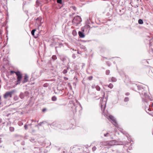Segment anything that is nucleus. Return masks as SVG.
Wrapping results in <instances>:
<instances>
[{
    "label": "nucleus",
    "instance_id": "obj_1",
    "mask_svg": "<svg viewBox=\"0 0 153 153\" xmlns=\"http://www.w3.org/2000/svg\"><path fill=\"white\" fill-rule=\"evenodd\" d=\"M10 73L11 74H13L15 73L16 75L17 81L16 83L15 86L13 87L14 88L18 85L20 84L22 79V74L19 71L15 72L14 71H10Z\"/></svg>",
    "mask_w": 153,
    "mask_h": 153
},
{
    "label": "nucleus",
    "instance_id": "obj_2",
    "mask_svg": "<svg viewBox=\"0 0 153 153\" xmlns=\"http://www.w3.org/2000/svg\"><path fill=\"white\" fill-rule=\"evenodd\" d=\"M123 143L122 142H119L115 140L103 142V144L104 145H108L111 146L122 145Z\"/></svg>",
    "mask_w": 153,
    "mask_h": 153
},
{
    "label": "nucleus",
    "instance_id": "obj_3",
    "mask_svg": "<svg viewBox=\"0 0 153 153\" xmlns=\"http://www.w3.org/2000/svg\"><path fill=\"white\" fill-rule=\"evenodd\" d=\"M82 21L80 16H77L74 18L72 20V22L74 25H77L79 24Z\"/></svg>",
    "mask_w": 153,
    "mask_h": 153
},
{
    "label": "nucleus",
    "instance_id": "obj_4",
    "mask_svg": "<svg viewBox=\"0 0 153 153\" xmlns=\"http://www.w3.org/2000/svg\"><path fill=\"white\" fill-rule=\"evenodd\" d=\"M109 120H110L111 123L114 125L116 127L118 128L119 125L117 124L116 119L112 115H109L108 118Z\"/></svg>",
    "mask_w": 153,
    "mask_h": 153
},
{
    "label": "nucleus",
    "instance_id": "obj_5",
    "mask_svg": "<svg viewBox=\"0 0 153 153\" xmlns=\"http://www.w3.org/2000/svg\"><path fill=\"white\" fill-rule=\"evenodd\" d=\"M15 92L16 90H12L10 91L7 92L4 95V98L7 99L8 97H12V94Z\"/></svg>",
    "mask_w": 153,
    "mask_h": 153
},
{
    "label": "nucleus",
    "instance_id": "obj_6",
    "mask_svg": "<svg viewBox=\"0 0 153 153\" xmlns=\"http://www.w3.org/2000/svg\"><path fill=\"white\" fill-rule=\"evenodd\" d=\"M142 94H143L144 96V98L143 97H142V100L143 102L145 103V102H146V103H147V101L145 98H149V97L148 95L147 94L146 92H144L143 93H142Z\"/></svg>",
    "mask_w": 153,
    "mask_h": 153
},
{
    "label": "nucleus",
    "instance_id": "obj_7",
    "mask_svg": "<svg viewBox=\"0 0 153 153\" xmlns=\"http://www.w3.org/2000/svg\"><path fill=\"white\" fill-rule=\"evenodd\" d=\"M72 110L74 112H76L77 111H79L81 110L82 109L81 108H79V106L76 105L75 104H74L72 106Z\"/></svg>",
    "mask_w": 153,
    "mask_h": 153
},
{
    "label": "nucleus",
    "instance_id": "obj_8",
    "mask_svg": "<svg viewBox=\"0 0 153 153\" xmlns=\"http://www.w3.org/2000/svg\"><path fill=\"white\" fill-rule=\"evenodd\" d=\"M101 134L103 135L105 137H108L110 136L111 137V139H113V138L111 137V135L110 133L109 132H105V131H102L101 133Z\"/></svg>",
    "mask_w": 153,
    "mask_h": 153
},
{
    "label": "nucleus",
    "instance_id": "obj_9",
    "mask_svg": "<svg viewBox=\"0 0 153 153\" xmlns=\"http://www.w3.org/2000/svg\"><path fill=\"white\" fill-rule=\"evenodd\" d=\"M133 85L134 88H133V89L134 90H135L137 88L138 90L143 89V88H142L141 86L137 85L136 84H133Z\"/></svg>",
    "mask_w": 153,
    "mask_h": 153
},
{
    "label": "nucleus",
    "instance_id": "obj_10",
    "mask_svg": "<svg viewBox=\"0 0 153 153\" xmlns=\"http://www.w3.org/2000/svg\"><path fill=\"white\" fill-rule=\"evenodd\" d=\"M29 77L27 75L25 74L24 76V78L22 82V83L23 84H24L27 82L28 81Z\"/></svg>",
    "mask_w": 153,
    "mask_h": 153
},
{
    "label": "nucleus",
    "instance_id": "obj_11",
    "mask_svg": "<svg viewBox=\"0 0 153 153\" xmlns=\"http://www.w3.org/2000/svg\"><path fill=\"white\" fill-rule=\"evenodd\" d=\"M78 34L79 36L81 38H84L85 36V35H84V33L81 31H79L78 32Z\"/></svg>",
    "mask_w": 153,
    "mask_h": 153
},
{
    "label": "nucleus",
    "instance_id": "obj_12",
    "mask_svg": "<svg viewBox=\"0 0 153 153\" xmlns=\"http://www.w3.org/2000/svg\"><path fill=\"white\" fill-rule=\"evenodd\" d=\"M116 81L117 79L113 77L111 78V81L110 80V79L109 80V82H116Z\"/></svg>",
    "mask_w": 153,
    "mask_h": 153
},
{
    "label": "nucleus",
    "instance_id": "obj_13",
    "mask_svg": "<svg viewBox=\"0 0 153 153\" xmlns=\"http://www.w3.org/2000/svg\"><path fill=\"white\" fill-rule=\"evenodd\" d=\"M19 96H20V98L21 99H23L25 96V94L24 93H21L19 95Z\"/></svg>",
    "mask_w": 153,
    "mask_h": 153
},
{
    "label": "nucleus",
    "instance_id": "obj_14",
    "mask_svg": "<svg viewBox=\"0 0 153 153\" xmlns=\"http://www.w3.org/2000/svg\"><path fill=\"white\" fill-rule=\"evenodd\" d=\"M46 122L43 121L42 122H41L40 123H39L37 125L35 126V127H37L38 126H41L43 123H45Z\"/></svg>",
    "mask_w": 153,
    "mask_h": 153
},
{
    "label": "nucleus",
    "instance_id": "obj_15",
    "mask_svg": "<svg viewBox=\"0 0 153 153\" xmlns=\"http://www.w3.org/2000/svg\"><path fill=\"white\" fill-rule=\"evenodd\" d=\"M120 131L124 134L125 135L128 137V135L127 134V133L125 131H123V129H121L120 130Z\"/></svg>",
    "mask_w": 153,
    "mask_h": 153
},
{
    "label": "nucleus",
    "instance_id": "obj_16",
    "mask_svg": "<svg viewBox=\"0 0 153 153\" xmlns=\"http://www.w3.org/2000/svg\"><path fill=\"white\" fill-rule=\"evenodd\" d=\"M76 102L77 103V104H78V106H79V108H81V109H82V106H81V105L80 103L79 102V101L78 100H76Z\"/></svg>",
    "mask_w": 153,
    "mask_h": 153
},
{
    "label": "nucleus",
    "instance_id": "obj_17",
    "mask_svg": "<svg viewBox=\"0 0 153 153\" xmlns=\"http://www.w3.org/2000/svg\"><path fill=\"white\" fill-rule=\"evenodd\" d=\"M57 100V98L55 96H53L52 97V100L53 101H56Z\"/></svg>",
    "mask_w": 153,
    "mask_h": 153
},
{
    "label": "nucleus",
    "instance_id": "obj_18",
    "mask_svg": "<svg viewBox=\"0 0 153 153\" xmlns=\"http://www.w3.org/2000/svg\"><path fill=\"white\" fill-rule=\"evenodd\" d=\"M138 22L140 24H143V20L141 19H139L138 20Z\"/></svg>",
    "mask_w": 153,
    "mask_h": 153
},
{
    "label": "nucleus",
    "instance_id": "obj_19",
    "mask_svg": "<svg viewBox=\"0 0 153 153\" xmlns=\"http://www.w3.org/2000/svg\"><path fill=\"white\" fill-rule=\"evenodd\" d=\"M96 89L98 91H100L101 89L100 87L98 85H96Z\"/></svg>",
    "mask_w": 153,
    "mask_h": 153
},
{
    "label": "nucleus",
    "instance_id": "obj_20",
    "mask_svg": "<svg viewBox=\"0 0 153 153\" xmlns=\"http://www.w3.org/2000/svg\"><path fill=\"white\" fill-rule=\"evenodd\" d=\"M90 26L89 25H86L84 26V29H87L90 28Z\"/></svg>",
    "mask_w": 153,
    "mask_h": 153
},
{
    "label": "nucleus",
    "instance_id": "obj_21",
    "mask_svg": "<svg viewBox=\"0 0 153 153\" xmlns=\"http://www.w3.org/2000/svg\"><path fill=\"white\" fill-rule=\"evenodd\" d=\"M40 4L41 3H40V2L38 0L36 1V5L37 6H39L40 5Z\"/></svg>",
    "mask_w": 153,
    "mask_h": 153
},
{
    "label": "nucleus",
    "instance_id": "obj_22",
    "mask_svg": "<svg viewBox=\"0 0 153 153\" xmlns=\"http://www.w3.org/2000/svg\"><path fill=\"white\" fill-rule=\"evenodd\" d=\"M108 87L111 89L113 87V85L111 83H110L108 85Z\"/></svg>",
    "mask_w": 153,
    "mask_h": 153
},
{
    "label": "nucleus",
    "instance_id": "obj_23",
    "mask_svg": "<svg viewBox=\"0 0 153 153\" xmlns=\"http://www.w3.org/2000/svg\"><path fill=\"white\" fill-rule=\"evenodd\" d=\"M24 93L25 94V96H26V97H28V96L29 94V93L27 91H25Z\"/></svg>",
    "mask_w": 153,
    "mask_h": 153
},
{
    "label": "nucleus",
    "instance_id": "obj_24",
    "mask_svg": "<svg viewBox=\"0 0 153 153\" xmlns=\"http://www.w3.org/2000/svg\"><path fill=\"white\" fill-rule=\"evenodd\" d=\"M36 30L35 29H34L33 30L31 31V33L32 35L33 36L34 35V33H35V32L36 31Z\"/></svg>",
    "mask_w": 153,
    "mask_h": 153
},
{
    "label": "nucleus",
    "instance_id": "obj_25",
    "mask_svg": "<svg viewBox=\"0 0 153 153\" xmlns=\"http://www.w3.org/2000/svg\"><path fill=\"white\" fill-rule=\"evenodd\" d=\"M9 129L10 131L11 132L13 131L14 130V128L13 127H10Z\"/></svg>",
    "mask_w": 153,
    "mask_h": 153
},
{
    "label": "nucleus",
    "instance_id": "obj_26",
    "mask_svg": "<svg viewBox=\"0 0 153 153\" xmlns=\"http://www.w3.org/2000/svg\"><path fill=\"white\" fill-rule=\"evenodd\" d=\"M52 58L53 59L56 60L57 59V57L56 55H54L52 56Z\"/></svg>",
    "mask_w": 153,
    "mask_h": 153
},
{
    "label": "nucleus",
    "instance_id": "obj_27",
    "mask_svg": "<svg viewBox=\"0 0 153 153\" xmlns=\"http://www.w3.org/2000/svg\"><path fill=\"white\" fill-rule=\"evenodd\" d=\"M68 86L69 87V88L71 89H72V86L70 83H69L68 84Z\"/></svg>",
    "mask_w": 153,
    "mask_h": 153
},
{
    "label": "nucleus",
    "instance_id": "obj_28",
    "mask_svg": "<svg viewBox=\"0 0 153 153\" xmlns=\"http://www.w3.org/2000/svg\"><path fill=\"white\" fill-rule=\"evenodd\" d=\"M129 99L128 97H126L124 100V101L125 102H128L129 101Z\"/></svg>",
    "mask_w": 153,
    "mask_h": 153
},
{
    "label": "nucleus",
    "instance_id": "obj_29",
    "mask_svg": "<svg viewBox=\"0 0 153 153\" xmlns=\"http://www.w3.org/2000/svg\"><path fill=\"white\" fill-rule=\"evenodd\" d=\"M68 72V70L67 69H64L62 73L63 74H65L67 73Z\"/></svg>",
    "mask_w": 153,
    "mask_h": 153
},
{
    "label": "nucleus",
    "instance_id": "obj_30",
    "mask_svg": "<svg viewBox=\"0 0 153 153\" xmlns=\"http://www.w3.org/2000/svg\"><path fill=\"white\" fill-rule=\"evenodd\" d=\"M105 73L106 75H109L110 73V71L109 70H107L106 71Z\"/></svg>",
    "mask_w": 153,
    "mask_h": 153
},
{
    "label": "nucleus",
    "instance_id": "obj_31",
    "mask_svg": "<svg viewBox=\"0 0 153 153\" xmlns=\"http://www.w3.org/2000/svg\"><path fill=\"white\" fill-rule=\"evenodd\" d=\"M18 124L19 126H21L23 125V123L22 122H19L18 123Z\"/></svg>",
    "mask_w": 153,
    "mask_h": 153
},
{
    "label": "nucleus",
    "instance_id": "obj_32",
    "mask_svg": "<svg viewBox=\"0 0 153 153\" xmlns=\"http://www.w3.org/2000/svg\"><path fill=\"white\" fill-rule=\"evenodd\" d=\"M28 125H27V124H25L24 126V128L25 130H27V126Z\"/></svg>",
    "mask_w": 153,
    "mask_h": 153
},
{
    "label": "nucleus",
    "instance_id": "obj_33",
    "mask_svg": "<svg viewBox=\"0 0 153 153\" xmlns=\"http://www.w3.org/2000/svg\"><path fill=\"white\" fill-rule=\"evenodd\" d=\"M57 2L59 4H61L62 3V0H57Z\"/></svg>",
    "mask_w": 153,
    "mask_h": 153
},
{
    "label": "nucleus",
    "instance_id": "obj_34",
    "mask_svg": "<svg viewBox=\"0 0 153 153\" xmlns=\"http://www.w3.org/2000/svg\"><path fill=\"white\" fill-rule=\"evenodd\" d=\"M96 85L94 84H93L92 85L91 87L93 89H94V88H96Z\"/></svg>",
    "mask_w": 153,
    "mask_h": 153
},
{
    "label": "nucleus",
    "instance_id": "obj_35",
    "mask_svg": "<svg viewBox=\"0 0 153 153\" xmlns=\"http://www.w3.org/2000/svg\"><path fill=\"white\" fill-rule=\"evenodd\" d=\"M96 147L94 146L92 148V150L93 151H94L96 150Z\"/></svg>",
    "mask_w": 153,
    "mask_h": 153
},
{
    "label": "nucleus",
    "instance_id": "obj_36",
    "mask_svg": "<svg viewBox=\"0 0 153 153\" xmlns=\"http://www.w3.org/2000/svg\"><path fill=\"white\" fill-rule=\"evenodd\" d=\"M93 78V76H89L88 77V79L89 80H91Z\"/></svg>",
    "mask_w": 153,
    "mask_h": 153
},
{
    "label": "nucleus",
    "instance_id": "obj_37",
    "mask_svg": "<svg viewBox=\"0 0 153 153\" xmlns=\"http://www.w3.org/2000/svg\"><path fill=\"white\" fill-rule=\"evenodd\" d=\"M48 85L47 83H45L44 84L43 86L45 87H47L48 86Z\"/></svg>",
    "mask_w": 153,
    "mask_h": 153
},
{
    "label": "nucleus",
    "instance_id": "obj_38",
    "mask_svg": "<svg viewBox=\"0 0 153 153\" xmlns=\"http://www.w3.org/2000/svg\"><path fill=\"white\" fill-rule=\"evenodd\" d=\"M72 7L74 10L76 11V8L75 6H72Z\"/></svg>",
    "mask_w": 153,
    "mask_h": 153
},
{
    "label": "nucleus",
    "instance_id": "obj_39",
    "mask_svg": "<svg viewBox=\"0 0 153 153\" xmlns=\"http://www.w3.org/2000/svg\"><path fill=\"white\" fill-rule=\"evenodd\" d=\"M63 46V45L62 43H59V47H61V46Z\"/></svg>",
    "mask_w": 153,
    "mask_h": 153
},
{
    "label": "nucleus",
    "instance_id": "obj_40",
    "mask_svg": "<svg viewBox=\"0 0 153 153\" xmlns=\"http://www.w3.org/2000/svg\"><path fill=\"white\" fill-rule=\"evenodd\" d=\"M64 79L65 80H67L68 79V78L66 77H64Z\"/></svg>",
    "mask_w": 153,
    "mask_h": 153
},
{
    "label": "nucleus",
    "instance_id": "obj_41",
    "mask_svg": "<svg viewBox=\"0 0 153 153\" xmlns=\"http://www.w3.org/2000/svg\"><path fill=\"white\" fill-rule=\"evenodd\" d=\"M129 94H129V93H128V92L126 93V95H127V96L129 95Z\"/></svg>",
    "mask_w": 153,
    "mask_h": 153
},
{
    "label": "nucleus",
    "instance_id": "obj_42",
    "mask_svg": "<svg viewBox=\"0 0 153 153\" xmlns=\"http://www.w3.org/2000/svg\"><path fill=\"white\" fill-rule=\"evenodd\" d=\"M46 110V108H44L43 109L42 111L44 112H45Z\"/></svg>",
    "mask_w": 153,
    "mask_h": 153
},
{
    "label": "nucleus",
    "instance_id": "obj_43",
    "mask_svg": "<svg viewBox=\"0 0 153 153\" xmlns=\"http://www.w3.org/2000/svg\"><path fill=\"white\" fill-rule=\"evenodd\" d=\"M69 16L70 17H73V15H72V14H70Z\"/></svg>",
    "mask_w": 153,
    "mask_h": 153
},
{
    "label": "nucleus",
    "instance_id": "obj_44",
    "mask_svg": "<svg viewBox=\"0 0 153 153\" xmlns=\"http://www.w3.org/2000/svg\"><path fill=\"white\" fill-rule=\"evenodd\" d=\"M147 109L149 111H151V110L150 109V108L149 107V108H148L147 107Z\"/></svg>",
    "mask_w": 153,
    "mask_h": 153
},
{
    "label": "nucleus",
    "instance_id": "obj_45",
    "mask_svg": "<svg viewBox=\"0 0 153 153\" xmlns=\"http://www.w3.org/2000/svg\"><path fill=\"white\" fill-rule=\"evenodd\" d=\"M34 140V139H31V140H30V141L33 142V141Z\"/></svg>",
    "mask_w": 153,
    "mask_h": 153
},
{
    "label": "nucleus",
    "instance_id": "obj_46",
    "mask_svg": "<svg viewBox=\"0 0 153 153\" xmlns=\"http://www.w3.org/2000/svg\"><path fill=\"white\" fill-rule=\"evenodd\" d=\"M69 68V66H67V69H67L68 70Z\"/></svg>",
    "mask_w": 153,
    "mask_h": 153
},
{
    "label": "nucleus",
    "instance_id": "obj_47",
    "mask_svg": "<svg viewBox=\"0 0 153 153\" xmlns=\"http://www.w3.org/2000/svg\"><path fill=\"white\" fill-rule=\"evenodd\" d=\"M103 106V105H101V108H102V111H103V110H102V107Z\"/></svg>",
    "mask_w": 153,
    "mask_h": 153
},
{
    "label": "nucleus",
    "instance_id": "obj_48",
    "mask_svg": "<svg viewBox=\"0 0 153 153\" xmlns=\"http://www.w3.org/2000/svg\"><path fill=\"white\" fill-rule=\"evenodd\" d=\"M72 56L73 57H74V58H75V55L74 54Z\"/></svg>",
    "mask_w": 153,
    "mask_h": 153
},
{
    "label": "nucleus",
    "instance_id": "obj_49",
    "mask_svg": "<svg viewBox=\"0 0 153 153\" xmlns=\"http://www.w3.org/2000/svg\"><path fill=\"white\" fill-rule=\"evenodd\" d=\"M60 125H58V127L59 128H60Z\"/></svg>",
    "mask_w": 153,
    "mask_h": 153
},
{
    "label": "nucleus",
    "instance_id": "obj_50",
    "mask_svg": "<svg viewBox=\"0 0 153 153\" xmlns=\"http://www.w3.org/2000/svg\"><path fill=\"white\" fill-rule=\"evenodd\" d=\"M2 120L1 119H0V123L2 122Z\"/></svg>",
    "mask_w": 153,
    "mask_h": 153
},
{
    "label": "nucleus",
    "instance_id": "obj_51",
    "mask_svg": "<svg viewBox=\"0 0 153 153\" xmlns=\"http://www.w3.org/2000/svg\"><path fill=\"white\" fill-rule=\"evenodd\" d=\"M72 15H73V16L75 14V13H72Z\"/></svg>",
    "mask_w": 153,
    "mask_h": 153
},
{
    "label": "nucleus",
    "instance_id": "obj_52",
    "mask_svg": "<svg viewBox=\"0 0 153 153\" xmlns=\"http://www.w3.org/2000/svg\"><path fill=\"white\" fill-rule=\"evenodd\" d=\"M151 107H153V103L152 104V105H151Z\"/></svg>",
    "mask_w": 153,
    "mask_h": 153
},
{
    "label": "nucleus",
    "instance_id": "obj_53",
    "mask_svg": "<svg viewBox=\"0 0 153 153\" xmlns=\"http://www.w3.org/2000/svg\"><path fill=\"white\" fill-rule=\"evenodd\" d=\"M32 125L31 124H28V126H31Z\"/></svg>",
    "mask_w": 153,
    "mask_h": 153
},
{
    "label": "nucleus",
    "instance_id": "obj_54",
    "mask_svg": "<svg viewBox=\"0 0 153 153\" xmlns=\"http://www.w3.org/2000/svg\"><path fill=\"white\" fill-rule=\"evenodd\" d=\"M105 106H104V108L103 110V111H104V108H105Z\"/></svg>",
    "mask_w": 153,
    "mask_h": 153
},
{
    "label": "nucleus",
    "instance_id": "obj_55",
    "mask_svg": "<svg viewBox=\"0 0 153 153\" xmlns=\"http://www.w3.org/2000/svg\"><path fill=\"white\" fill-rule=\"evenodd\" d=\"M82 30L83 31H84V30L83 29H82Z\"/></svg>",
    "mask_w": 153,
    "mask_h": 153
},
{
    "label": "nucleus",
    "instance_id": "obj_56",
    "mask_svg": "<svg viewBox=\"0 0 153 153\" xmlns=\"http://www.w3.org/2000/svg\"><path fill=\"white\" fill-rule=\"evenodd\" d=\"M77 53L78 54H80V53L78 51Z\"/></svg>",
    "mask_w": 153,
    "mask_h": 153
},
{
    "label": "nucleus",
    "instance_id": "obj_57",
    "mask_svg": "<svg viewBox=\"0 0 153 153\" xmlns=\"http://www.w3.org/2000/svg\"><path fill=\"white\" fill-rule=\"evenodd\" d=\"M54 123H53L52 124V125H54Z\"/></svg>",
    "mask_w": 153,
    "mask_h": 153
},
{
    "label": "nucleus",
    "instance_id": "obj_58",
    "mask_svg": "<svg viewBox=\"0 0 153 153\" xmlns=\"http://www.w3.org/2000/svg\"><path fill=\"white\" fill-rule=\"evenodd\" d=\"M57 48V47H55V48H56H56Z\"/></svg>",
    "mask_w": 153,
    "mask_h": 153
},
{
    "label": "nucleus",
    "instance_id": "obj_59",
    "mask_svg": "<svg viewBox=\"0 0 153 153\" xmlns=\"http://www.w3.org/2000/svg\"><path fill=\"white\" fill-rule=\"evenodd\" d=\"M103 93H104V95H105V93H104V92H103Z\"/></svg>",
    "mask_w": 153,
    "mask_h": 153
},
{
    "label": "nucleus",
    "instance_id": "obj_60",
    "mask_svg": "<svg viewBox=\"0 0 153 153\" xmlns=\"http://www.w3.org/2000/svg\"><path fill=\"white\" fill-rule=\"evenodd\" d=\"M148 105L147 104V105Z\"/></svg>",
    "mask_w": 153,
    "mask_h": 153
},
{
    "label": "nucleus",
    "instance_id": "obj_61",
    "mask_svg": "<svg viewBox=\"0 0 153 153\" xmlns=\"http://www.w3.org/2000/svg\"><path fill=\"white\" fill-rule=\"evenodd\" d=\"M1 105V103H0V105Z\"/></svg>",
    "mask_w": 153,
    "mask_h": 153
}]
</instances>
